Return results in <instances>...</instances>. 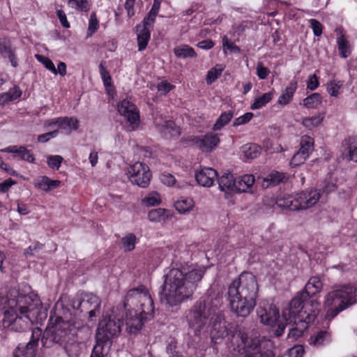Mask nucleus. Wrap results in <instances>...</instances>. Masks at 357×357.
Wrapping results in <instances>:
<instances>
[{
	"instance_id": "f257e3e1",
	"label": "nucleus",
	"mask_w": 357,
	"mask_h": 357,
	"mask_svg": "<svg viewBox=\"0 0 357 357\" xmlns=\"http://www.w3.org/2000/svg\"><path fill=\"white\" fill-rule=\"evenodd\" d=\"M88 332V326L81 319L63 304L56 303L54 311L51 312L49 325L43 333L41 341L46 347H50L53 344L61 346L73 340V337Z\"/></svg>"
},
{
	"instance_id": "f03ea898",
	"label": "nucleus",
	"mask_w": 357,
	"mask_h": 357,
	"mask_svg": "<svg viewBox=\"0 0 357 357\" xmlns=\"http://www.w3.org/2000/svg\"><path fill=\"white\" fill-rule=\"evenodd\" d=\"M214 302L209 296L202 297L186 312V321L195 335L206 333L209 326L214 336L222 337L227 334L223 314Z\"/></svg>"
},
{
	"instance_id": "7ed1b4c3",
	"label": "nucleus",
	"mask_w": 357,
	"mask_h": 357,
	"mask_svg": "<svg viewBox=\"0 0 357 357\" xmlns=\"http://www.w3.org/2000/svg\"><path fill=\"white\" fill-rule=\"evenodd\" d=\"M203 275L204 271L200 268H192L188 272L179 268L171 269L165 275L162 302L171 307L180 305L192 296Z\"/></svg>"
},
{
	"instance_id": "20e7f679",
	"label": "nucleus",
	"mask_w": 357,
	"mask_h": 357,
	"mask_svg": "<svg viewBox=\"0 0 357 357\" xmlns=\"http://www.w3.org/2000/svg\"><path fill=\"white\" fill-rule=\"evenodd\" d=\"M259 285L256 277L243 272L228 286L227 299L231 310L238 317H247L256 306Z\"/></svg>"
},
{
	"instance_id": "39448f33",
	"label": "nucleus",
	"mask_w": 357,
	"mask_h": 357,
	"mask_svg": "<svg viewBox=\"0 0 357 357\" xmlns=\"http://www.w3.org/2000/svg\"><path fill=\"white\" fill-rule=\"evenodd\" d=\"M123 308L128 311L126 312L125 322L129 333H137L144 323L153 317V301L149 291L143 286L128 291Z\"/></svg>"
},
{
	"instance_id": "423d86ee",
	"label": "nucleus",
	"mask_w": 357,
	"mask_h": 357,
	"mask_svg": "<svg viewBox=\"0 0 357 357\" xmlns=\"http://www.w3.org/2000/svg\"><path fill=\"white\" fill-rule=\"evenodd\" d=\"M11 295L16 298H11L8 302V307L3 312L2 325L3 328L15 332H24L33 322V303L29 296L13 291Z\"/></svg>"
},
{
	"instance_id": "0eeeda50",
	"label": "nucleus",
	"mask_w": 357,
	"mask_h": 357,
	"mask_svg": "<svg viewBox=\"0 0 357 357\" xmlns=\"http://www.w3.org/2000/svg\"><path fill=\"white\" fill-rule=\"evenodd\" d=\"M122 317L113 312L105 316L99 322L96 334V344L93 347L91 357H106L111 346L110 340L119 335L123 326Z\"/></svg>"
},
{
	"instance_id": "6e6552de",
	"label": "nucleus",
	"mask_w": 357,
	"mask_h": 357,
	"mask_svg": "<svg viewBox=\"0 0 357 357\" xmlns=\"http://www.w3.org/2000/svg\"><path fill=\"white\" fill-rule=\"evenodd\" d=\"M320 312V304L314 299H308L301 291L291 301L289 307L282 311V319L312 323Z\"/></svg>"
},
{
	"instance_id": "1a4fd4ad",
	"label": "nucleus",
	"mask_w": 357,
	"mask_h": 357,
	"mask_svg": "<svg viewBox=\"0 0 357 357\" xmlns=\"http://www.w3.org/2000/svg\"><path fill=\"white\" fill-rule=\"evenodd\" d=\"M356 291L354 286L344 285L334 288L328 292L324 303L328 308L326 317L333 319L341 311L355 303Z\"/></svg>"
},
{
	"instance_id": "9d476101",
	"label": "nucleus",
	"mask_w": 357,
	"mask_h": 357,
	"mask_svg": "<svg viewBox=\"0 0 357 357\" xmlns=\"http://www.w3.org/2000/svg\"><path fill=\"white\" fill-rule=\"evenodd\" d=\"M257 313L262 324L276 327V336L280 337L283 334L284 320L282 319V317H280L279 310L274 305H269L268 309L260 306L257 308Z\"/></svg>"
},
{
	"instance_id": "9b49d317",
	"label": "nucleus",
	"mask_w": 357,
	"mask_h": 357,
	"mask_svg": "<svg viewBox=\"0 0 357 357\" xmlns=\"http://www.w3.org/2000/svg\"><path fill=\"white\" fill-rule=\"evenodd\" d=\"M100 298L93 294H86L81 299H76L73 302V311L77 309L82 312L88 313L90 319L100 314Z\"/></svg>"
},
{
	"instance_id": "f8f14e48",
	"label": "nucleus",
	"mask_w": 357,
	"mask_h": 357,
	"mask_svg": "<svg viewBox=\"0 0 357 357\" xmlns=\"http://www.w3.org/2000/svg\"><path fill=\"white\" fill-rule=\"evenodd\" d=\"M128 175L132 183L143 188L149 186L152 176L149 166L141 162L130 166Z\"/></svg>"
},
{
	"instance_id": "ddd939ff",
	"label": "nucleus",
	"mask_w": 357,
	"mask_h": 357,
	"mask_svg": "<svg viewBox=\"0 0 357 357\" xmlns=\"http://www.w3.org/2000/svg\"><path fill=\"white\" fill-rule=\"evenodd\" d=\"M191 146H195L204 153H210L215 149L220 143V138L217 134L212 132L199 137L192 136L188 138Z\"/></svg>"
},
{
	"instance_id": "4468645a",
	"label": "nucleus",
	"mask_w": 357,
	"mask_h": 357,
	"mask_svg": "<svg viewBox=\"0 0 357 357\" xmlns=\"http://www.w3.org/2000/svg\"><path fill=\"white\" fill-rule=\"evenodd\" d=\"M314 150V139L310 136L304 135L301 139L300 149L293 155L291 164L298 166L305 162L310 154Z\"/></svg>"
},
{
	"instance_id": "2eb2a0df",
	"label": "nucleus",
	"mask_w": 357,
	"mask_h": 357,
	"mask_svg": "<svg viewBox=\"0 0 357 357\" xmlns=\"http://www.w3.org/2000/svg\"><path fill=\"white\" fill-rule=\"evenodd\" d=\"M41 336L38 328L32 331L31 340L25 345L20 344L14 351L15 357H34L38 342Z\"/></svg>"
},
{
	"instance_id": "dca6fc26",
	"label": "nucleus",
	"mask_w": 357,
	"mask_h": 357,
	"mask_svg": "<svg viewBox=\"0 0 357 357\" xmlns=\"http://www.w3.org/2000/svg\"><path fill=\"white\" fill-rule=\"evenodd\" d=\"M296 204L299 210H305L314 206L321 197V193L317 190L302 191L296 194Z\"/></svg>"
},
{
	"instance_id": "f3484780",
	"label": "nucleus",
	"mask_w": 357,
	"mask_h": 357,
	"mask_svg": "<svg viewBox=\"0 0 357 357\" xmlns=\"http://www.w3.org/2000/svg\"><path fill=\"white\" fill-rule=\"evenodd\" d=\"M118 111L131 125L138 123L139 120V112L137 111L136 106L130 101L123 100L118 105Z\"/></svg>"
},
{
	"instance_id": "a211bd4d",
	"label": "nucleus",
	"mask_w": 357,
	"mask_h": 357,
	"mask_svg": "<svg viewBox=\"0 0 357 357\" xmlns=\"http://www.w3.org/2000/svg\"><path fill=\"white\" fill-rule=\"evenodd\" d=\"M217 176V172L210 167H202L195 173L197 182L204 187L211 186Z\"/></svg>"
},
{
	"instance_id": "6ab92c4d",
	"label": "nucleus",
	"mask_w": 357,
	"mask_h": 357,
	"mask_svg": "<svg viewBox=\"0 0 357 357\" xmlns=\"http://www.w3.org/2000/svg\"><path fill=\"white\" fill-rule=\"evenodd\" d=\"M310 324V323H306L305 321H299L298 320H293L291 324H289V321H284V328L286 326L289 327L287 338L296 340L298 337L302 336L303 332L307 329Z\"/></svg>"
},
{
	"instance_id": "aec40b11",
	"label": "nucleus",
	"mask_w": 357,
	"mask_h": 357,
	"mask_svg": "<svg viewBox=\"0 0 357 357\" xmlns=\"http://www.w3.org/2000/svg\"><path fill=\"white\" fill-rule=\"evenodd\" d=\"M342 157L349 161L357 162V140L354 137L344 139L342 144Z\"/></svg>"
},
{
	"instance_id": "412c9836",
	"label": "nucleus",
	"mask_w": 357,
	"mask_h": 357,
	"mask_svg": "<svg viewBox=\"0 0 357 357\" xmlns=\"http://www.w3.org/2000/svg\"><path fill=\"white\" fill-rule=\"evenodd\" d=\"M154 123L159 131L164 135L165 137H177L180 135V130L176 126L175 123L172 121H165L160 123V120L155 119Z\"/></svg>"
},
{
	"instance_id": "4be33fe9",
	"label": "nucleus",
	"mask_w": 357,
	"mask_h": 357,
	"mask_svg": "<svg viewBox=\"0 0 357 357\" xmlns=\"http://www.w3.org/2000/svg\"><path fill=\"white\" fill-rule=\"evenodd\" d=\"M1 152L16 153L21 160L27 161L30 163L35 162V157L31 151L28 150L25 146H10L1 150Z\"/></svg>"
},
{
	"instance_id": "5701e85b",
	"label": "nucleus",
	"mask_w": 357,
	"mask_h": 357,
	"mask_svg": "<svg viewBox=\"0 0 357 357\" xmlns=\"http://www.w3.org/2000/svg\"><path fill=\"white\" fill-rule=\"evenodd\" d=\"M322 287L323 284L318 277H311L305 284L304 290L301 292L304 296L312 299L311 298L314 295L321 291Z\"/></svg>"
},
{
	"instance_id": "b1692460",
	"label": "nucleus",
	"mask_w": 357,
	"mask_h": 357,
	"mask_svg": "<svg viewBox=\"0 0 357 357\" xmlns=\"http://www.w3.org/2000/svg\"><path fill=\"white\" fill-rule=\"evenodd\" d=\"M236 180L231 173H224L218 178L219 188L225 192H235Z\"/></svg>"
},
{
	"instance_id": "393cba45",
	"label": "nucleus",
	"mask_w": 357,
	"mask_h": 357,
	"mask_svg": "<svg viewBox=\"0 0 357 357\" xmlns=\"http://www.w3.org/2000/svg\"><path fill=\"white\" fill-rule=\"evenodd\" d=\"M79 335L73 337V340L61 345L68 357H79L82 352L81 342L79 341Z\"/></svg>"
},
{
	"instance_id": "a878e982",
	"label": "nucleus",
	"mask_w": 357,
	"mask_h": 357,
	"mask_svg": "<svg viewBox=\"0 0 357 357\" xmlns=\"http://www.w3.org/2000/svg\"><path fill=\"white\" fill-rule=\"evenodd\" d=\"M287 178L288 176L285 173L273 171L264 179L262 186L268 188L270 185H277L280 183L286 181Z\"/></svg>"
},
{
	"instance_id": "bb28decb",
	"label": "nucleus",
	"mask_w": 357,
	"mask_h": 357,
	"mask_svg": "<svg viewBox=\"0 0 357 357\" xmlns=\"http://www.w3.org/2000/svg\"><path fill=\"white\" fill-rule=\"evenodd\" d=\"M255 183V177L251 174H245L239 177L236 181L235 192H245L252 188Z\"/></svg>"
},
{
	"instance_id": "cd10ccee",
	"label": "nucleus",
	"mask_w": 357,
	"mask_h": 357,
	"mask_svg": "<svg viewBox=\"0 0 357 357\" xmlns=\"http://www.w3.org/2000/svg\"><path fill=\"white\" fill-rule=\"evenodd\" d=\"M297 82L291 81L278 98V103L280 105H286L289 104L292 100L293 96L297 89Z\"/></svg>"
},
{
	"instance_id": "c85d7f7f",
	"label": "nucleus",
	"mask_w": 357,
	"mask_h": 357,
	"mask_svg": "<svg viewBox=\"0 0 357 357\" xmlns=\"http://www.w3.org/2000/svg\"><path fill=\"white\" fill-rule=\"evenodd\" d=\"M59 180H51L49 177L44 176L40 177L35 184V186L45 192L51 191L60 185Z\"/></svg>"
},
{
	"instance_id": "c756f323",
	"label": "nucleus",
	"mask_w": 357,
	"mask_h": 357,
	"mask_svg": "<svg viewBox=\"0 0 357 357\" xmlns=\"http://www.w3.org/2000/svg\"><path fill=\"white\" fill-rule=\"evenodd\" d=\"M138 50H144L148 44L151 37V33L148 27H143L141 24L137 26Z\"/></svg>"
},
{
	"instance_id": "7c9ffc66",
	"label": "nucleus",
	"mask_w": 357,
	"mask_h": 357,
	"mask_svg": "<svg viewBox=\"0 0 357 357\" xmlns=\"http://www.w3.org/2000/svg\"><path fill=\"white\" fill-rule=\"evenodd\" d=\"M297 201L296 195H286L283 197L278 198L276 201V204L281 208L289 209L291 211H298V206L296 204Z\"/></svg>"
},
{
	"instance_id": "2f4dec72",
	"label": "nucleus",
	"mask_w": 357,
	"mask_h": 357,
	"mask_svg": "<svg viewBox=\"0 0 357 357\" xmlns=\"http://www.w3.org/2000/svg\"><path fill=\"white\" fill-rule=\"evenodd\" d=\"M331 341L330 334L326 331H320L313 335L309 340V344L315 347H320Z\"/></svg>"
},
{
	"instance_id": "473e14b6",
	"label": "nucleus",
	"mask_w": 357,
	"mask_h": 357,
	"mask_svg": "<svg viewBox=\"0 0 357 357\" xmlns=\"http://www.w3.org/2000/svg\"><path fill=\"white\" fill-rule=\"evenodd\" d=\"M337 43L340 55L342 58H347L351 53V47L344 34L341 33L337 38Z\"/></svg>"
},
{
	"instance_id": "72a5a7b5",
	"label": "nucleus",
	"mask_w": 357,
	"mask_h": 357,
	"mask_svg": "<svg viewBox=\"0 0 357 357\" xmlns=\"http://www.w3.org/2000/svg\"><path fill=\"white\" fill-rule=\"evenodd\" d=\"M59 129L66 130L70 133L73 130H76L79 126L78 120L74 117H63L59 120Z\"/></svg>"
},
{
	"instance_id": "f704fd0d",
	"label": "nucleus",
	"mask_w": 357,
	"mask_h": 357,
	"mask_svg": "<svg viewBox=\"0 0 357 357\" xmlns=\"http://www.w3.org/2000/svg\"><path fill=\"white\" fill-rule=\"evenodd\" d=\"M174 54L181 59L194 58L197 56V54L194 49L188 45H181L174 47Z\"/></svg>"
},
{
	"instance_id": "c9c22d12",
	"label": "nucleus",
	"mask_w": 357,
	"mask_h": 357,
	"mask_svg": "<svg viewBox=\"0 0 357 357\" xmlns=\"http://www.w3.org/2000/svg\"><path fill=\"white\" fill-rule=\"evenodd\" d=\"M324 114H318L314 116L305 117L303 119L302 124L309 130H312L319 126L323 121Z\"/></svg>"
},
{
	"instance_id": "e433bc0d",
	"label": "nucleus",
	"mask_w": 357,
	"mask_h": 357,
	"mask_svg": "<svg viewBox=\"0 0 357 357\" xmlns=\"http://www.w3.org/2000/svg\"><path fill=\"white\" fill-rule=\"evenodd\" d=\"M174 206L180 213H185L192 210L194 202L190 198H182L175 202Z\"/></svg>"
},
{
	"instance_id": "4c0bfd02",
	"label": "nucleus",
	"mask_w": 357,
	"mask_h": 357,
	"mask_svg": "<svg viewBox=\"0 0 357 357\" xmlns=\"http://www.w3.org/2000/svg\"><path fill=\"white\" fill-rule=\"evenodd\" d=\"M234 113L232 111L223 112L217 119L215 123L213 126V130H220L225 125H227L232 119Z\"/></svg>"
},
{
	"instance_id": "58836bf2",
	"label": "nucleus",
	"mask_w": 357,
	"mask_h": 357,
	"mask_svg": "<svg viewBox=\"0 0 357 357\" xmlns=\"http://www.w3.org/2000/svg\"><path fill=\"white\" fill-rule=\"evenodd\" d=\"M273 98V93L268 92L264 93L262 96H259L255 99L254 102L251 105L252 109H257L261 108L269 102Z\"/></svg>"
},
{
	"instance_id": "ea45409f",
	"label": "nucleus",
	"mask_w": 357,
	"mask_h": 357,
	"mask_svg": "<svg viewBox=\"0 0 357 357\" xmlns=\"http://www.w3.org/2000/svg\"><path fill=\"white\" fill-rule=\"evenodd\" d=\"M245 156L248 159L257 158L261 153V147L256 144H249L243 146Z\"/></svg>"
},
{
	"instance_id": "a19ab883",
	"label": "nucleus",
	"mask_w": 357,
	"mask_h": 357,
	"mask_svg": "<svg viewBox=\"0 0 357 357\" xmlns=\"http://www.w3.org/2000/svg\"><path fill=\"white\" fill-rule=\"evenodd\" d=\"M321 103V96L319 93H314L303 100V105L307 108H317Z\"/></svg>"
},
{
	"instance_id": "79ce46f5",
	"label": "nucleus",
	"mask_w": 357,
	"mask_h": 357,
	"mask_svg": "<svg viewBox=\"0 0 357 357\" xmlns=\"http://www.w3.org/2000/svg\"><path fill=\"white\" fill-rule=\"evenodd\" d=\"M104 63L105 62L102 61L99 65L100 74L106 89L109 91L110 90V88L112 87V77L109 75V71L104 66Z\"/></svg>"
},
{
	"instance_id": "37998d69",
	"label": "nucleus",
	"mask_w": 357,
	"mask_h": 357,
	"mask_svg": "<svg viewBox=\"0 0 357 357\" xmlns=\"http://www.w3.org/2000/svg\"><path fill=\"white\" fill-rule=\"evenodd\" d=\"M136 236L132 234H128L126 236L121 238V243L125 251H132L135 249L136 243Z\"/></svg>"
},
{
	"instance_id": "c03bdc74",
	"label": "nucleus",
	"mask_w": 357,
	"mask_h": 357,
	"mask_svg": "<svg viewBox=\"0 0 357 357\" xmlns=\"http://www.w3.org/2000/svg\"><path fill=\"white\" fill-rule=\"evenodd\" d=\"M343 86L342 81H337L335 79L331 80L327 84V91L328 93L333 97H337L340 93V89Z\"/></svg>"
},
{
	"instance_id": "a18cd8bd",
	"label": "nucleus",
	"mask_w": 357,
	"mask_h": 357,
	"mask_svg": "<svg viewBox=\"0 0 357 357\" xmlns=\"http://www.w3.org/2000/svg\"><path fill=\"white\" fill-rule=\"evenodd\" d=\"M35 56L36 59L45 67V68L54 75L58 74L57 70L51 59L40 54H36Z\"/></svg>"
},
{
	"instance_id": "49530a36",
	"label": "nucleus",
	"mask_w": 357,
	"mask_h": 357,
	"mask_svg": "<svg viewBox=\"0 0 357 357\" xmlns=\"http://www.w3.org/2000/svg\"><path fill=\"white\" fill-rule=\"evenodd\" d=\"M68 4L82 12H87L90 9L87 0H69Z\"/></svg>"
},
{
	"instance_id": "de8ad7c7",
	"label": "nucleus",
	"mask_w": 357,
	"mask_h": 357,
	"mask_svg": "<svg viewBox=\"0 0 357 357\" xmlns=\"http://www.w3.org/2000/svg\"><path fill=\"white\" fill-rule=\"evenodd\" d=\"M165 211L163 208L151 210L148 213L149 219L152 222H160L164 219Z\"/></svg>"
},
{
	"instance_id": "09e8293b",
	"label": "nucleus",
	"mask_w": 357,
	"mask_h": 357,
	"mask_svg": "<svg viewBox=\"0 0 357 357\" xmlns=\"http://www.w3.org/2000/svg\"><path fill=\"white\" fill-rule=\"evenodd\" d=\"M223 71L222 68H217L216 67L212 68L206 75V82L208 84H211L214 82L222 74Z\"/></svg>"
},
{
	"instance_id": "8fccbe9b",
	"label": "nucleus",
	"mask_w": 357,
	"mask_h": 357,
	"mask_svg": "<svg viewBox=\"0 0 357 357\" xmlns=\"http://www.w3.org/2000/svg\"><path fill=\"white\" fill-rule=\"evenodd\" d=\"M99 22L96 17V13H93L90 15L89 27L87 30V36H91L98 29Z\"/></svg>"
},
{
	"instance_id": "3c124183",
	"label": "nucleus",
	"mask_w": 357,
	"mask_h": 357,
	"mask_svg": "<svg viewBox=\"0 0 357 357\" xmlns=\"http://www.w3.org/2000/svg\"><path fill=\"white\" fill-rule=\"evenodd\" d=\"M13 291H17L16 289H12L10 290L7 297H2L0 296V316L2 315L3 317V312L4 311H6V310H10L8 307V302L11 298H16V297L14 295H11L12 292Z\"/></svg>"
},
{
	"instance_id": "603ef678",
	"label": "nucleus",
	"mask_w": 357,
	"mask_h": 357,
	"mask_svg": "<svg viewBox=\"0 0 357 357\" xmlns=\"http://www.w3.org/2000/svg\"><path fill=\"white\" fill-rule=\"evenodd\" d=\"M47 165L52 169H58L63 161V158L60 155H49L47 156Z\"/></svg>"
},
{
	"instance_id": "864d4df0",
	"label": "nucleus",
	"mask_w": 357,
	"mask_h": 357,
	"mask_svg": "<svg viewBox=\"0 0 357 357\" xmlns=\"http://www.w3.org/2000/svg\"><path fill=\"white\" fill-rule=\"evenodd\" d=\"M222 47L224 52H226V50L235 53L240 52V48L234 43L229 42L227 36H224L222 38Z\"/></svg>"
},
{
	"instance_id": "5fc2aeb1",
	"label": "nucleus",
	"mask_w": 357,
	"mask_h": 357,
	"mask_svg": "<svg viewBox=\"0 0 357 357\" xmlns=\"http://www.w3.org/2000/svg\"><path fill=\"white\" fill-rule=\"evenodd\" d=\"M252 112H247L245 114L238 117L233 123V126H238L248 123L253 117Z\"/></svg>"
},
{
	"instance_id": "6e6d98bb",
	"label": "nucleus",
	"mask_w": 357,
	"mask_h": 357,
	"mask_svg": "<svg viewBox=\"0 0 357 357\" xmlns=\"http://www.w3.org/2000/svg\"><path fill=\"white\" fill-rule=\"evenodd\" d=\"M257 75L261 79H265L267 78L270 70L268 68L265 67L262 62H258L257 65Z\"/></svg>"
},
{
	"instance_id": "4d7b16f0",
	"label": "nucleus",
	"mask_w": 357,
	"mask_h": 357,
	"mask_svg": "<svg viewBox=\"0 0 357 357\" xmlns=\"http://www.w3.org/2000/svg\"><path fill=\"white\" fill-rule=\"evenodd\" d=\"M58 135V130H54L51 132H48L44 134L39 135L38 136V142L40 143L47 142L50 139L54 138Z\"/></svg>"
},
{
	"instance_id": "13d9d810",
	"label": "nucleus",
	"mask_w": 357,
	"mask_h": 357,
	"mask_svg": "<svg viewBox=\"0 0 357 357\" xmlns=\"http://www.w3.org/2000/svg\"><path fill=\"white\" fill-rule=\"evenodd\" d=\"M319 85L317 76L314 74L310 75L307 81V89L310 91H314L318 88Z\"/></svg>"
},
{
	"instance_id": "bf43d9fd",
	"label": "nucleus",
	"mask_w": 357,
	"mask_h": 357,
	"mask_svg": "<svg viewBox=\"0 0 357 357\" xmlns=\"http://www.w3.org/2000/svg\"><path fill=\"white\" fill-rule=\"evenodd\" d=\"M311 28L312 29L313 33L316 36H319L322 33V25L321 24L315 19L310 20Z\"/></svg>"
},
{
	"instance_id": "052dcab7",
	"label": "nucleus",
	"mask_w": 357,
	"mask_h": 357,
	"mask_svg": "<svg viewBox=\"0 0 357 357\" xmlns=\"http://www.w3.org/2000/svg\"><path fill=\"white\" fill-rule=\"evenodd\" d=\"M157 15L158 13L149 11L148 15L144 18L142 24H141V26L143 27L149 28V26L154 23Z\"/></svg>"
},
{
	"instance_id": "680f3d73",
	"label": "nucleus",
	"mask_w": 357,
	"mask_h": 357,
	"mask_svg": "<svg viewBox=\"0 0 357 357\" xmlns=\"http://www.w3.org/2000/svg\"><path fill=\"white\" fill-rule=\"evenodd\" d=\"M161 182L168 186H172L175 184L176 179L173 175L170 174H162L160 176Z\"/></svg>"
},
{
	"instance_id": "e2e57ef3",
	"label": "nucleus",
	"mask_w": 357,
	"mask_h": 357,
	"mask_svg": "<svg viewBox=\"0 0 357 357\" xmlns=\"http://www.w3.org/2000/svg\"><path fill=\"white\" fill-rule=\"evenodd\" d=\"M135 0H126L125 3V9L127 11V15L128 17H132L135 15L134 6Z\"/></svg>"
},
{
	"instance_id": "0e129e2a",
	"label": "nucleus",
	"mask_w": 357,
	"mask_h": 357,
	"mask_svg": "<svg viewBox=\"0 0 357 357\" xmlns=\"http://www.w3.org/2000/svg\"><path fill=\"white\" fill-rule=\"evenodd\" d=\"M56 15H57L62 26L65 28H69L70 24L68 22L67 17H66V15L64 13V11L62 10H57Z\"/></svg>"
},
{
	"instance_id": "69168bd1",
	"label": "nucleus",
	"mask_w": 357,
	"mask_h": 357,
	"mask_svg": "<svg viewBox=\"0 0 357 357\" xmlns=\"http://www.w3.org/2000/svg\"><path fill=\"white\" fill-rule=\"evenodd\" d=\"M15 183L16 182L12 178L5 180L4 181L0 183V192H7L12 185L15 184Z\"/></svg>"
},
{
	"instance_id": "338daca9",
	"label": "nucleus",
	"mask_w": 357,
	"mask_h": 357,
	"mask_svg": "<svg viewBox=\"0 0 357 357\" xmlns=\"http://www.w3.org/2000/svg\"><path fill=\"white\" fill-rule=\"evenodd\" d=\"M172 87L173 86L169 83L167 82H162L158 84V90L159 92L166 94L172 90Z\"/></svg>"
},
{
	"instance_id": "774afa93",
	"label": "nucleus",
	"mask_w": 357,
	"mask_h": 357,
	"mask_svg": "<svg viewBox=\"0 0 357 357\" xmlns=\"http://www.w3.org/2000/svg\"><path fill=\"white\" fill-rule=\"evenodd\" d=\"M8 95L10 96V99L15 100L20 97L22 92L20 88L17 86L11 88L8 92H6Z\"/></svg>"
}]
</instances>
